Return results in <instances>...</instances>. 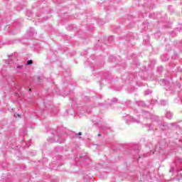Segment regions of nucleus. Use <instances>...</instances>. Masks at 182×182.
Segmentation results:
<instances>
[{
  "mask_svg": "<svg viewBox=\"0 0 182 182\" xmlns=\"http://www.w3.org/2000/svg\"><path fill=\"white\" fill-rule=\"evenodd\" d=\"M172 178L180 181L182 178V159L176 156L169 170Z\"/></svg>",
  "mask_w": 182,
  "mask_h": 182,
  "instance_id": "f257e3e1",
  "label": "nucleus"
},
{
  "mask_svg": "<svg viewBox=\"0 0 182 182\" xmlns=\"http://www.w3.org/2000/svg\"><path fill=\"white\" fill-rule=\"evenodd\" d=\"M139 175H132V180H134V182L144 181V182H160V179H157L156 177L151 178V174L148 173L146 174H139Z\"/></svg>",
  "mask_w": 182,
  "mask_h": 182,
  "instance_id": "f03ea898",
  "label": "nucleus"
},
{
  "mask_svg": "<svg viewBox=\"0 0 182 182\" xmlns=\"http://www.w3.org/2000/svg\"><path fill=\"white\" fill-rule=\"evenodd\" d=\"M67 136H68L67 132H64V134L60 133L58 136H55V138H49L48 143H55V142L63 143Z\"/></svg>",
  "mask_w": 182,
  "mask_h": 182,
  "instance_id": "7ed1b4c3",
  "label": "nucleus"
},
{
  "mask_svg": "<svg viewBox=\"0 0 182 182\" xmlns=\"http://www.w3.org/2000/svg\"><path fill=\"white\" fill-rule=\"evenodd\" d=\"M143 116L145 117V119H151L152 122H159V117H157L156 115H153L147 111H144L143 112Z\"/></svg>",
  "mask_w": 182,
  "mask_h": 182,
  "instance_id": "20e7f679",
  "label": "nucleus"
},
{
  "mask_svg": "<svg viewBox=\"0 0 182 182\" xmlns=\"http://www.w3.org/2000/svg\"><path fill=\"white\" fill-rule=\"evenodd\" d=\"M127 124H130V123H140L139 120H136L134 117H130V115H127V119H126Z\"/></svg>",
  "mask_w": 182,
  "mask_h": 182,
  "instance_id": "39448f33",
  "label": "nucleus"
},
{
  "mask_svg": "<svg viewBox=\"0 0 182 182\" xmlns=\"http://www.w3.org/2000/svg\"><path fill=\"white\" fill-rule=\"evenodd\" d=\"M63 164L62 163L61 160L58 159L57 161H54L52 164H51V168H53V170H56V168H55V167L56 166H63Z\"/></svg>",
  "mask_w": 182,
  "mask_h": 182,
  "instance_id": "423d86ee",
  "label": "nucleus"
},
{
  "mask_svg": "<svg viewBox=\"0 0 182 182\" xmlns=\"http://www.w3.org/2000/svg\"><path fill=\"white\" fill-rule=\"evenodd\" d=\"M159 127L163 131L168 130L169 129L168 124H167V122H161L159 124Z\"/></svg>",
  "mask_w": 182,
  "mask_h": 182,
  "instance_id": "0eeeda50",
  "label": "nucleus"
},
{
  "mask_svg": "<svg viewBox=\"0 0 182 182\" xmlns=\"http://www.w3.org/2000/svg\"><path fill=\"white\" fill-rule=\"evenodd\" d=\"M139 2L140 5H142L143 6L151 7V6L149 5V4H151L149 0H139Z\"/></svg>",
  "mask_w": 182,
  "mask_h": 182,
  "instance_id": "6e6552de",
  "label": "nucleus"
},
{
  "mask_svg": "<svg viewBox=\"0 0 182 182\" xmlns=\"http://www.w3.org/2000/svg\"><path fill=\"white\" fill-rule=\"evenodd\" d=\"M144 45H146V46H149V45H150V36L149 35L144 36Z\"/></svg>",
  "mask_w": 182,
  "mask_h": 182,
  "instance_id": "1a4fd4ad",
  "label": "nucleus"
},
{
  "mask_svg": "<svg viewBox=\"0 0 182 182\" xmlns=\"http://www.w3.org/2000/svg\"><path fill=\"white\" fill-rule=\"evenodd\" d=\"M27 35H28V36H35L36 35L35 28H30L29 30L27 31Z\"/></svg>",
  "mask_w": 182,
  "mask_h": 182,
  "instance_id": "9d476101",
  "label": "nucleus"
},
{
  "mask_svg": "<svg viewBox=\"0 0 182 182\" xmlns=\"http://www.w3.org/2000/svg\"><path fill=\"white\" fill-rule=\"evenodd\" d=\"M175 103L182 104V90L179 92V96L175 99Z\"/></svg>",
  "mask_w": 182,
  "mask_h": 182,
  "instance_id": "9b49d317",
  "label": "nucleus"
},
{
  "mask_svg": "<svg viewBox=\"0 0 182 182\" xmlns=\"http://www.w3.org/2000/svg\"><path fill=\"white\" fill-rule=\"evenodd\" d=\"M136 105L139 107H146V103H144L143 101H136Z\"/></svg>",
  "mask_w": 182,
  "mask_h": 182,
  "instance_id": "f8f14e48",
  "label": "nucleus"
},
{
  "mask_svg": "<svg viewBox=\"0 0 182 182\" xmlns=\"http://www.w3.org/2000/svg\"><path fill=\"white\" fill-rule=\"evenodd\" d=\"M166 119H171L173 117V113L170 111H166Z\"/></svg>",
  "mask_w": 182,
  "mask_h": 182,
  "instance_id": "ddd939ff",
  "label": "nucleus"
},
{
  "mask_svg": "<svg viewBox=\"0 0 182 182\" xmlns=\"http://www.w3.org/2000/svg\"><path fill=\"white\" fill-rule=\"evenodd\" d=\"M160 82H161L162 85H170V82H168V80H160Z\"/></svg>",
  "mask_w": 182,
  "mask_h": 182,
  "instance_id": "4468645a",
  "label": "nucleus"
},
{
  "mask_svg": "<svg viewBox=\"0 0 182 182\" xmlns=\"http://www.w3.org/2000/svg\"><path fill=\"white\" fill-rule=\"evenodd\" d=\"M109 129V127H107L106 124H102L100 127V129L102 130V132H106Z\"/></svg>",
  "mask_w": 182,
  "mask_h": 182,
  "instance_id": "2eb2a0df",
  "label": "nucleus"
},
{
  "mask_svg": "<svg viewBox=\"0 0 182 182\" xmlns=\"http://www.w3.org/2000/svg\"><path fill=\"white\" fill-rule=\"evenodd\" d=\"M139 146H136L134 150L132 151L134 152V156H136V154H139Z\"/></svg>",
  "mask_w": 182,
  "mask_h": 182,
  "instance_id": "dca6fc26",
  "label": "nucleus"
},
{
  "mask_svg": "<svg viewBox=\"0 0 182 182\" xmlns=\"http://www.w3.org/2000/svg\"><path fill=\"white\" fill-rule=\"evenodd\" d=\"M160 104H161V106H167L168 103L167 102V101L162 100L160 101Z\"/></svg>",
  "mask_w": 182,
  "mask_h": 182,
  "instance_id": "f3484780",
  "label": "nucleus"
},
{
  "mask_svg": "<svg viewBox=\"0 0 182 182\" xmlns=\"http://www.w3.org/2000/svg\"><path fill=\"white\" fill-rule=\"evenodd\" d=\"M68 114H70L71 116L73 114H75V111H73V109H70L67 110Z\"/></svg>",
  "mask_w": 182,
  "mask_h": 182,
  "instance_id": "a211bd4d",
  "label": "nucleus"
},
{
  "mask_svg": "<svg viewBox=\"0 0 182 182\" xmlns=\"http://www.w3.org/2000/svg\"><path fill=\"white\" fill-rule=\"evenodd\" d=\"M133 65L135 68H139V66H140V63H139V60H136L133 62Z\"/></svg>",
  "mask_w": 182,
  "mask_h": 182,
  "instance_id": "6ab92c4d",
  "label": "nucleus"
},
{
  "mask_svg": "<svg viewBox=\"0 0 182 182\" xmlns=\"http://www.w3.org/2000/svg\"><path fill=\"white\" fill-rule=\"evenodd\" d=\"M151 93H152V91L149 90V89L144 91V95L145 96H147L149 95H151Z\"/></svg>",
  "mask_w": 182,
  "mask_h": 182,
  "instance_id": "aec40b11",
  "label": "nucleus"
},
{
  "mask_svg": "<svg viewBox=\"0 0 182 182\" xmlns=\"http://www.w3.org/2000/svg\"><path fill=\"white\" fill-rule=\"evenodd\" d=\"M109 60H111V62H114V60H116V58L113 55H110Z\"/></svg>",
  "mask_w": 182,
  "mask_h": 182,
  "instance_id": "412c9836",
  "label": "nucleus"
},
{
  "mask_svg": "<svg viewBox=\"0 0 182 182\" xmlns=\"http://www.w3.org/2000/svg\"><path fill=\"white\" fill-rule=\"evenodd\" d=\"M33 63V61L32 60H28L27 61L26 65H27V66H29V65H32Z\"/></svg>",
  "mask_w": 182,
  "mask_h": 182,
  "instance_id": "4be33fe9",
  "label": "nucleus"
},
{
  "mask_svg": "<svg viewBox=\"0 0 182 182\" xmlns=\"http://www.w3.org/2000/svg\"><path fill=\"white\" fill-rule=\"evenodd\" d=\"M26 15L28 16V18H30V16H32V12L31 11H27Z\"/></svg>",
  "mask_w": 182,
  "mask_h": 182,
  "instance_id": "5701e85b",
  "label": "nucleus"
},
{
  "mask_svg": "<svg viewBox=\"0 0 182 182\" xmlns=\"http://www.w3.org/2000/svg\"><path fill=\"white\" fill-rule=\"evenodd\" d=\"M177 144H178V147H182V140L179 139Z\"/></svg>",
  "mask_w": 182,
  "mask_h": 182,
  "instance_id": "b1692460",
  "label": "nucleus"
},
{
  "mask_svg": "<svg viewBox=\"0 0 182 182\" xmlns=\"http://www.w3.org/2000/svg\"><path fill=\"white\" fill-rule=\"evenodd\" d=\"M146 127H149V130H153V127H151V124H146Z\"/></svg>",
  "mask_w": 182,
  "mask_h": 182,
  "instance_id": "393cba45",
  "label": "nucleus"
},
{
  "mask_svg": "<svg viewBox=\"0 0 182 182\" xmlns=\"http://www.w3.org/2000/svg\"><path fill=\"white\" fill-rule=\"evenodd\" d=\"M156 103H157V100H151V105H156Z\"/></svg>",
  "mask_w": 182,
  "mask_h": 182,
  "instance_id": "a878e982",
  "label": "nucleus"
},
{
  "mask_svg": "<svg viewBox=\"0 0 182 182\" xmlns=\"http://www.w3.org/2000/svg\"><path fill=\"white\" fill-rule=\"evenodd\" d=\"M176 71H177V72H182V68H181V66L177 67V68H176Z\"/></svg>",
  "mask_w": 182,
  "mask_h": 182,
  "instance_id": "bb28decb",
  "label": "nucleus"
},
{
  "mask_svg": "<svg viewBox=\"0 0 182 182\" xmlns=\"http://www.w3.org/2000/svg\"><path fill=\"white\" fill-rule=\"evenodd\" d=\"M158 72H159V73L163 72V67L162 66H160V67L158 68Z\"/></svg>",
  "mask_w": 182,
  "mask_h": 182,
  "instance_id": "cd10ccee",
  "label": "nucleus"
},
{
  "mask_svg": "<svg viewBox=\"0 0 182 182\" xmlns=\"http://www.w3.org/2000/svg\"><path fill=\"white\" fill-rule=\"evenodd\" d=\"M83 178H84V181H89V176H84Z\"/></svg>",
  "mask_w": 182,
  "mask_h": 182,
  "instance_id": "c85d7f7f",
  "label": "nucleus"
},
{
  "mask_svg": "<svg viewBox=\"0 0 182 182\" xmlns=\"http://www.w3.org/2000/svg\"><path fill=\"white\" fill-rule=\"evenodd\" d=\"M55 151H57V152H59V151H62V149L59 148V147H56L55 149Z\"/></svg>",
  "mask_w": 182,
  "mask_h": 182,
  "instance_id": "c756f323",
  "label": "nucleus"
},
{
  "mask_svg": "<svg viewBox=\"0 0 182 182\" xmlns=\"http://www.w3.org/2000/svg\"><path fill=\"white\" fill-rule=\"evenodd\" d=\"M111 102L112 103H116V102H117V98H113Z\"/></svg>",
  "mask_w": 182,
  "mask_h": 182,
  "instance_id": "7c9ffc66",
  "label": "nucleus"
},
{
  "mask_svg": "<svg viewBox=\"0 0 182 182\" xmlns=\"http://www.w3.org/2000/svg\"><path fill=\"white\" fill-rule=\"evenodd\" d=\"M149 18H156V14H150Z\"/></svg>",
  "mask_w": 182,
  "mask_h": 182,
  "instance_id": "2f4dec72",
  "label": "nucleus"
},
{
  "mask_svg": "<svg viewBox=\"0 0 182 182\" xmlns=\"http://www.w3.org/2000/svg\"><path fill=\"white\" fill-rule=\"evenodd\" d=\"M23 68V65H18L16 67V69H22Z\"/></svg>",
  "mask_w": 182,
  "mask_h": 182,
  "instance_id": "473e14b6",
  "label": "nucleus"
},
{
  "mask_svg": "<svg viewBox=\"0 0 182 182\" xmlns=\"http://www.w3.org/2000/svg\"><path fill=\"white\" fill-rule=\"evenodd\" d=\"M108 41H113V36H111L110 37H109Z\"/></svg>",
  "mask_w": 182,
  "mask_h": 182,
  "instance_id": "72a5a7b5",
  "label": "nucleus"
},
{
  "mask_svg": "<svg viewBox=\"0 0 182 182\" xmlns=\"http://www.w3.org/2000/svg\"><path fill=\"white\" fill-rule=\"evenodd\" d=\"M161 59H162V61H163V62H166V60H168L167 58H166V59H164V58H163V57H161Z\"/></svg>",
  "mask_w": 182,
  "mask_h": 182,
  "instance_id": "f704fd0d",
  "label": "nucleus"
},
{
  "mask_svg": "<svg viewBox=\"0 0 182 182\" xmlns=\"http://www.w3.org/2000/svg\"><path fill=\"white\" fill-rule=\"evenodd\" d=\"M142 70H144V71L147 70V68L146 67H143Z\"/></svg>",
  "mask_w": 182,
  "mask_h": 182,
  "instance_id": "c9c22d12",
  "label": "nucleus"
},
{
  "mask_svg": "<svg viewBox=\"0 0 182 182\" xmlns=\"http://www.w3.org/2000/svg\"><path fill=\"white\" fill-rule=\"evenodd\" d=\"M147 156H149V154H144V157H147Z\"/></svg>",
  "mask_w": 182,
  "mask_h": 182,
  "instance_id": "e433bc0d",
  "label": "nucleus"
},
{
  "mask_svg": "<svg viewBox=\"0 0 182 182\" xmlns=\"http://www.w3.org/2000/svg\"><path fill=\"white\" fill-rule=\"evenodd\" d=\"M137 78V75H134V79H136Z\"/></svg>",
  "mask_w": 182,
  "mask_h": 182,
  "instance_id": "4c0bfd02",
  "label": "nucleus"
},
{
  "mask_svg": "<svg viewBox=\"0 0 182 182\" xmlns=\"http://www.w3.org/2000/svg\"><path fill=\"white\" fill-rule=\"evenodd\" d=\"M78 136H82V132H79Z\"/></svg>",
  "mask_w": 182,
  "mask_h": 182,
  "instance_id": "58836bf2",
  "label": "nucleus"
},
{
  "mask_svg": "<svg viewBox=\"0 0 182 182\" xmlns=\"http://www.w3.org/2000/svg\"><path fill=\"white\" fill-rule=\"evenodd\" d=\"M100 136H102V134H98V137H100Z\"/></svg>",
  "mask_w": 182,
  "mask_h": 182,
  "instance_id": "ea45409f",
  "label": "nucleus"
},
{
  "mask_svg": "<svg viewBox=\"0 0 182 182\" xmlns=\"http://www.w3.org/2000/svg\"><path fill=\"white\" fill-rule=\"evenodd\" d=\"M9 58L10 60H12L11 59V55H9Z\"/></svg>",
  "mask_w": 182,
  "mask_h": 182,
  "instance_id": "a19ab883",
  "label": "nucleus"
},
{
  "mask_svg": "<svg viewBox=\"0 0 182 182\" xmlns=\"http://www.w3.org/2000/svg\"><path fill=\"white\" fill-rule=\"evenodd\" d=\"M84 159H87V156H84Z\"/></svg>",
  "mask_w": 182,
  "mask_h": 182,
  "instance_id": "79ce46f5",
  "label": "nucleus"
},
{
  "mask_svg": "<svg viewBox=\"0 0 182 182\" xmlns=\"http://www.w3.org/2000/svg\"><path fill=\"white\" fill-rule=\"evenodd\" d=\"M139 159H141V156H139Z\"/></svg>",
  "mask_w": 182,
  "mask_h": 182,
  "instance_id": "37998d69",
  "label": "nucleus"
},
{
  "mask_svg": "<svg viewBox=\"0 0 182 182\" xmlns=\"http://www.w3.org/2000/svg\"><path fill=\"white\" fill-rule=\"evenodd\" d=\"M172 36H176V34L174 35V34H172Z\"/></svg>",
  "mask_w": 182,
  "mask_h": 182,
  "instance_id": "c03bdc74",
  "label": "nucleus"
},
{
  "mask_svg": "<svg viewBox=\"0 0 182 182\" xmlns=\"http://www.w3.org/2000/svg\"><path fill=\"white\" fill-rule=\"evenodd\" d=\"M53 182H58V181H57V180H55V181H53Z\"/></svg>",
  "mask_w": 182,
  "mask_h": 182,
  "instance_id": "a18cd8bd",
  "label": "nucleus"
},
{
  "mask_svg": "<svg viewBox=\"0 0 182 182\" xmlns=\"http://www.w3.org/2000/svg\"><path fill=\"white\" fill-rule=\"evenodd\" d=\"M155 151H157V148H156Z\"/></svg>",
  "mask_w": 182,
  "mask_h": 182,
  "instance_id": "49530a36",
  "label": "nucleus"
},
{
  "mask_svg": "<svg viewBox=\"0 0 182 182\" xmlns=\"http://www.w3.org/2000/svg\"><path fill=\"white\" fill-rule=\"evenodd\" d=\"M38 80H41V78H40V77H38Z\"/></svg>",
  "mask_w": 182,
  "mask_h": 182,
  "instance_id": "de8ad7c7",
  "label": "nucleus"
},
{
  "mask_svg": "<svg viewBox=\"0 0 182 182\" xmlns=\"http://www.w3.org/2000/svg\"><path fill=\"white\" fill-rule=\"evenodd\" d=\"M105 79H107V77H105Z\"/></svg>",
  "mask_w": 182,
  "mask_h": 182,
  "instance_id": "09e8293b",
  "label": "nucleus"
},
{
  "mask_svg": "<svg viewBox=\"0 0 182 182\" xmlns=\"http://www.w3.org/2000/svg\"><path fill=\"white\" fill-rule=\"evenodd\" d=\"M80 158L82 159V156H80Z\"/></svg>",
  "mask_w": 182,
  "mask_h": 182,
  "instance_id": "8fccbe9b",
  "label": "nucleus"
},
{
  "mask_svg": "<svg viewBox=\"0 0 182 182\" xmlns=\"http://www.w3.org/2000/svg\"><path fill=\"white\" fill-rule=\"evenodd\" d=\"M8 178H11L10 177H8Z\"/></svg>",
  "mask_w": 182,
  "mask_h": 182,
  "instance_id": "3c124183",
  "label": "nucleus"
},
{
  "mask_svg": "<svg viewBox=\"0 0 182 182\" xmlns=\"http://www.w3.org/2000/svg\"><path fill=\"white\" fill-rule=\"evenodd\" d=\"M168 1H170V0H168Z\"/></svg>",
  "mask_w": 182,
  "mask_h": 182,
  "instance_id": "603ef678",
  "label": "nucleus"
}]
</instances>
